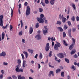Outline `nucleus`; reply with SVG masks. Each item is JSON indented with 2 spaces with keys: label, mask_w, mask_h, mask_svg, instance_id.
I'll list each match as a JSON object with an SVG mask.
<instances>
[{
  "label": "nucleus",
  "mask_w": 79,
  "mask_h": 79,
  "mask_svg": "<svg viewBox=\"0 0 79 79\" xmlns=\"http://www.w3.org/2000/svg\"><path fill=\"white\" fill-rule=\"evenodd\" d=\"M40 16L41 17L40 18H37V20L39 22V23H44V21L43 20V18L44 17V15L43 14H41L40 15Z\"/></svg>",
  "instance_id": "1"
},
{
  "label": "nucleus",
  "mask_w": 79,
  "mask_h": 79,
  "mask_svg": "<svg viewBox=\"0 0 79 79\" xmlns=\"http://www.w3.org/2000/svg\"><path fill=\"white\" fill-rule=\"evenodd\" d=\"M3 15H1L0 16V26L1 27H2L3 25Z\"/></svg>",
  "instance_id": "2"
},
{
  "label": "nucleus",
  "mask_w": 79,
  "mask_h": 79,
  "mask_svg": "<svg viewBox=\"0 0 79 79\" xmlns=\"http://www.w3.org/2000/svg\"><path fill=\"white\" fill-rule=\"evenodd\" d=\"M30 10L31 9L29 6H27L26 10V15L27 16H28L30 15V13H31V12L30 11Z\"/></svg>",
  "instance_id": "3"
},
{
  "label": "nucleus",
  "mask_w": 79,
  "mask_h": 79,
  "mask_svg": "<svg viewBox=\"0 0 79 79\" xmlns=\"http://www.w3.org/2000/svg\"><path fill=\"white\" fill-rule=\"evenodd\" d=\"M61 46V44H56L54 46V49L56 50H58V47H60Z\"/></svg>",
  "instance_id": "4"
},
{
  "label": "nucleus",
  "mask_w": 79,
  "mask_h": 79,
  "mask_svg": "<svg viewBox=\"0 0 79 79\" xmlns=\"http://www.w3.org/2000/svg\"><path fill=\"white\" fill-rule=\"evenodd\" d=\"M50 49V45L49 43H48L46 44L45 47V50L46 52H48V50Z\"/></svg>",
  "instance_id": "5"
},
{
  "label": "nucleus",
  "mask_w": 79,
  "mask_h": 79,
  "mask_svg": "<svg viewBox=\"0 0 79 79\" xmlns=\"http://www.w3.org/2000/svg\"><path fill=\"white\" fill-rule=\"evenodd\" d=\"M57 56L60 59L64 58V54L62 53H60L57 54Z\"/></svg>",
  "instance_id": "6"
},
{
  "label": "nucleus",
  "mask_w": 79,
  "mask_h": 79,
  "mask_svg": "<svg viewBox=\"0 0 79 79\" xmlns=\"http://www.w3.org/2000/svg\"><path fill=\"white\" fill-rule=\"evenodd\" d=\"M35 38L37 40H40L42 38V37L40 35H37L35 36Z\"/></svg>",
  "instance_id": "7"
},
{
  "label": "nucleus",
  "mask_w": 79,
  "mask_h": 79,
  "mask_svg": "<svg viewBox=\"0 0 79 79\" xmlns=\"http://www.w3.org/2000/svg\"><path fill=\"white\" fill-rule=\"evenodd\" d=\"M33 32V28L32 27H30L29 30V33L30 34H31Z\"/></svg>",
  "instance_id": "8"
},
{
  "label": "nucleus",
  "mask_w": 79,
  "mask_h": 79,
  "mask_svg": "<svg viewBox=\"0 0 79 79\" xmlns=\"http://www.w3.org/2000/svg\"><path fill=\"white\" fill-rule=\"evenodd\" d=\"M53 71H50L49 72V74H48V76H49V77H51V75H52V76H54V73H53Z\"/></svg>",
  "instance_id": "9"
},
{
  "label": "nucleus",
  "mask_w": 79,
  "mask_h": 79,
  "mask_svg": "<svg viewBox=\"0 0 79 79\" xmlns=\"http://www.w3.org/2000/svg\"><path fill=\"white\" fill-rule=\"evenodd\" d=\"M26 62L24 60H23V64H22L23 68H25L26 66H27V64H26Z\"/></svg>",
  "instance_id": "10"
},
{
  "label": "nucleus",
  "mask_w": 79,
  "mask_h": 79,
  "mask_svg": "<svg viewBox=\"0 0 79 79\" xmlns=\"http://www.w3.org/2000/svg\"><path fill=\"white\" fill-rule=\"evenodd\" d=\"M6 55V53H5V52H2L1 54H0V56H5Z\"/></svg>",
  "instance_id": "11"
},
{
  "label": "nucleus",
  "mask_w": 79,
  "mask_h": 79,
  "mask_svg": "<svg viewBox=\"0 0 79 79\" xmlns=\"http://www.w3.org/2000/svg\"><path fill=\"white\" fill-rule=\"evenodd\" d=\"M17 68L15 69V71H16V72H17V73H19V65H17L16 66Z\"/></svg>",
  "instance_id": "12"
},
{
  "label": "nucleus",
  "mask_w": 79,
  "mask_h": 79,
  "mask_svg": "<svg viewBox=\"0 0 79 79\" xmlns=\"http://www.w3.org/2000/svg\"><path fill=\"white\" fill-rule=\"evenodd\" d=\"M23 54H24L26 58H27V56H28V54H27V52L24 51L23 52Z\"/></svg>",
  "instance_id": "13"
},
{
  "label": "nucleus",
  "mask_w": 79,
  "mask_h": 79,
  "mask_svg": "<svg viewBox=\"0 0 79 79\" xmlns=\"http://www.w3.org/2000/svg\"><path fill=\"white\" fill-rule=\"evenodd\" d=\"M43 32L44 35H46V34L48 33V30H44Z\"/></svg>",
  "instance_id": "14"
},
{
  "label": "nucleus",
  "mask_w": 79,
  "mask_h": 79,
  "mask_svg": "<svg viewBox=\"0 0 79 79\" xmlns=\"http://www.w3.org/2000/svg\"><path fill=\"white\" fill-rule=\"evenodd\" d=\"M76 52V50L75 49H73L72 50L71 54V55H73L74 53H75Z\"/></svg>",
  "instance_id": "15"
},
{
  "label": "nucleus",
  "mask_w": 79,
  "mask_h": 79,
  "mask_svg": "<svg viewBox=\"0 0 79 79\" xmlns=\"http://www.w3.org/2000/svg\"><path fill=\"white\" fill-rule=\"evenodd\" d=\"M67 20V19L66 18H63V19H62V22L63 23H64L66 22V21Z\"/></svg>",
  "instance_id": "16"
},
{
  "label": "nucleus",
  "mask_w": 79,
  "mask_h": 79,
  "mask_svg": "<svg viewBox=\"0 0 79 79\" xmlns=\"http://www.w3.org/2000/svg\"><path fill=\"white\" fill-rule=\"evenodd\" d=\"M73 47H74V45L73 44H71L69 48L70 50H71L73 48Z\"/></svg>",
  "instance_id": "17"
},
{
  "label": "nucleus",
  "mask_w": 79,
  "mask_h": 79,
  "mask_svg": "<svg viewBox=\"0 0 79 79\" xmlns=\"http://www.w3.org/2000/svg\"><path fill=\"white\" fill-rule=\"evenodd\" d=\"M72 40H73V43L72 45H75V44L76 43V40L74 38L72 39Z\"/></svg>",
  "instance_id": "18"
},
{
  "label": "nucleus",
  "mask_w": 79,
  "mask_h": 79,
  "mask_svg": "<svg viewBox=\"0 0 79 79\" xmlns=\"http://www.w3.org/2000/svg\"><path fill=\"white\" fill-rule=\"evenodd\" d=\"M5 38V33L3 32L2 33V40H3Z\"/></svg>",
  "instance_id": "19"
},
{
  "label": "nucleus",
  "mask_w": 79,
  "mask_h": 79,
  "mask_svg": "<svg viewBox=\"0 0 79 79\" xmlns=\"http://www.w3.org/2000/svg\"><path fill=\"white\" fill-rule=\"evenodd\" d=\"M72 6L75 10H76V6H75V4L74 3H72Z\"/></svg>",
  "instance_id": "20"
},
{
  "label": "nucleus",
  "mask_w": 79,
  "mask_h": 79,
  "mask_svg": "<svg viewBox=\"0 0 79 79\" xmlns=\"http://www.w3.org/2000/svg\"><path fill=\"white\" fill-rule=\"evenodd\" d=\"M28 50V52H29V53H31V54H32V53H33V52H34V50H33L29 49Z\"/></svg>",
  "instance_id": "21"
},
{
  "label": "nucleus",
  "mask_w": 79,
  "mask_h": 79,
  "mask_svg": "<svg viewBox=\"0 0 79 79\" xmlns=\"http://www.w3.org/2000/svg\"><path fill=\"white\" fill-rule=\"evenodd\" d=\"M63 44L64 45H65V46H68V44L66 43V42L64 40H63Z\"/></svg>",
  "instance_id": "22"
},
{
  "label": "nucleus",
  "mask_w": 79,
  "mask_h": 79,
  "mask_svg": "<svg viewBox=\"0 0 79 79\" xmlns=\"http://www.w3.org/2000/svg\"><path fill=\"white\" fill-rule=\"evenodd\" d=\"M50 3L52 5H54V3H55V0H51L50 1Z\"/></svg>",
  "instance_id": "23"
},
{
  "label": "nucleus",
  "mask_w": 79,
  "mask_h": 79,
  "mask_svg": "<svg viewBox=\"0 0 79 79\" xmlns=\"http://www.w3.org/2000/svg\"><path fill=\"white\" fill-rule=\"evenodd\" d=\"M71 20H72L73 22L75 21V17L73 16L71 19Z\"/></svg>",
  "instance_id": "24"
},
{
  "label": "nucleus",
  "mask_w": 79,
  "mask_h": 79,
  "mask_svg": "<svg viewBox=\"0 0 79 79\" xmlns=\"http://www.w3.org/2000/svg\"><path fill=\"white\" fill-rule=\"evenodd\" d=\"M39 58L40 59H42V58H43V56H42V53L41 52L40 53V55H39Z\"/></svg>",
  "instance_id": "25"
},
{
  "label": "nucleus",
  "mask_w": 79,
  "mask_h": 79,
  "mask_svg": "<svg viewBox=\"0 0 79 79\" xmlns=\"http://www.w3.org/2000/svg\"><path fill=\"white\" fill-rule=\"evenodd\" d=\"M39 23H37L35 25L36 28H38L39 27Z\"/></svg>",
  "instance_id": "26"
},
{
  "label": "nucleus",
  "mask_w": 79,
  "mask_h": 79,
  "mask_svg": "<svg viewBox=\"0 0 79 79\" xmlns=\"http://www.w3.org/2000/svg\"><path fill=\"white\" fill-rule=\"evenodd\" d=\"M61 71V69H57L56 70V73H58L60 72Z\"/></svg>",
  "instance_id": "27"
},
{
  "label": "nucleus",
  "mask_w": 79,
  "mask_h": 79,
  "mask_svg": "<svg viewBox=\"0 0 79 79\" xmlns=\"http://www.w3.org/2000/svg\"><path fill=\"white\" fill-rule=\"evenodd\" d=\"M57 29H60V32H63V29L62 28H61V27H57Z\"/></svg>",
  "instance_id": "28"
},
{
  "label": "nucleus",
  "mask_w": 79,
  "mask_h": 79,
  "mask_svg": "<svg viewBox=\"0 0 79 79\" xmlns=\"http://www.w3.org/2000/svg\"><path fill=\"white\" fill-rule=\"evenodd\" d=\"M13 27L11 25H10V31H13Z\"/></svg>",
  "instance_id": "29"
},
{
  "label": "nucleus",
  "mask_w": 79,
  "mask_h": 79,
  "mask_svg": "<svg viewBox=\"0 0 79 79\" xmlns=\"http://www.w3.org/2000/svg\"><path fill=\"white\" fill-rule=\"evenodd\" d=\"M65 60L66 63H69V59L65 58Z\"/></svg>",
  "instance_id": "30"
},
{
  "label": "nucleus",
  "mask_w": 79,
  "mask_h": 79,
  "mask_svg": "<svg viewBox=\"0 0 79 79\" xmlns=\"http://www.w3.org/2000/svg\"><path fill=\"white\" fill-rule=\"evenodd\" d=\"M70 68L71 69H73V70H76V67L74 65H72L71 67Z\"/></svg>",
  "instance_id": "31"
},
{
  "label": "nucleus",
  "mask_w": 79,
  "mask_h": 79,
  "mask_svg": "<svg viewBox=\"0 0 79 79\" xmlns=\"http://www.w3.org/2000/svg\"><path fill=\"white\" fill-rule=\"evenodd\" d=\"M68 27V26H67L66 24L64 25V30H66V29H67V28Z\"/></svg>",
  "instance_id": "32"
},
{
  "label": "nucleus",
  "mask_w": 79,
  "mask_h": 79,
  "mask_svg": "<svg viewBox=\"0 0 79 79\" xmlns=\"http://www.w3.org/2000/svg\"><path fill=\"white\" fill-rule=\"evenodd\" d=\"M52 51H51L49 53V55H48L49 57H51V56H52Z\"/></svg>",
  "instance_id": "33"
},
{
  "label": "nucleus",
  "mask_w": 79,
  "mask_h": 79,
  "mask_svg": "<svg viewBox=\"0 0 79 79\" xmlns=\"http://www.w3.org/2000/svg\"><path fill=\"white\" fill-rule=\"evenodd\" d=\"M23 34V31H20L19 33V35H22Z\"/></svg>",
  "instance_id": "34"
},
{
  "label": "nucleus",
  "mask_w": 79,
  "mask_h": 79,
  "mask_svg": "<svg viewBox=\"0 0 79 79\" xmlns=\"http://www.w3.org/2000/svg\"><path fill=\"white\" fill-rule=\"evenodd\" d=\"M57 24H59V25H61V21H58L56 23Z\"/></svg>",
  "instance_id": "35"
},
{
  "label": "nucleus",
  "mask_w": 79,
  "mask_h": 79,
  "mask_svg": "<svg viewBox=\"0 0 79 79\" xmlns=\"http://www.w3.org/2000/svg\"><path fill=\"white\" fill-rule=\"evenodd\" d=\"M20 22L21 23V27L22 28L23 27V23L22 20H21Z\"/></svg>",
  "instance_id": "36"
},
{
  "label": "nucleus",
  "mask_w": 79,
  "mask_h": 79,
  "mask_svg": "<svg viewBox=\"0 0 79 79\" xmlns=\"http://www.w3.org/2000/svg\"><path fill=\"white\" fill-rule=\"evenodd\" d=\"M12 77L14 79H17V77L15 75H13L12 76Z\"/></svg>",
  "instance_id": "37"
},
{
  "label": "nucleus",
  "mask_w": 79,
  "mask_h": 79,
  "mask_svg": "<svg viewBox=\"0 0 79 79\" xmlns=\"http://www.w3.org/2000/svg\"><path fill=\"white\" fill-rule=\"evenodd\" d=\"M63 37L64 38L66 37V33L65 32H63Z\"/></svg>",
  "instance_id": "38"
},
{
  "label": "nucleus",
  "mask_w": 79,
  "mask_h": 79,
  "mask_svg": "<svg viewBox=\"0 0 79 79\" xmlns=\"http://www.w3.org/2000/svg\"><path fill=\"white\" fill-rule=\"evenodd\" d=\"M39 9L40 13H42V12L43 11V9L41 8H39Z\"/></svg>",
  "instance_id": "39"
},
{
  "label": "nucleus",
  "mask_w": 79,
  "mask_h": 79,
  "mask_svg": "<svg viewBox=\"0 0 79 79\" xmlns=\"http://www.w3.org/2000/svg\"><path fill=\"white\" fill-rule=\"evenodd\" d=\"M45 3L46 4H48L49 3L48 0H45Z\"/></svg>",
  "instance_id": "40"
},
{
  "label": "nucleus",
  "mask_w": 79,
  "mask_h": 79,
  "mask_svg": "<svg viewBox=\"0 0 79 79\" xmlns=\"http://www.w3.org/2000/svg\"><path fill=\"white\" fill-rule=\"evenodd\" d=\"M21 60L20 59H19L18 60V63L19 64V65L21 63Z\"/></svg>",
  "instance_id": "41"
},
{
  "label": "nucleus",
  "mask_w": 79,
  "mask_h": 79,
  "mask_svg": "<svg viewBox=\"0 0 79 79\" xmlns=\"http://www.w3.org/2000/svg\"><path fill=\"white\" fill-rule=\"evenodd\" d=\"M3 74H1L0 75V79H3Z\"/></svg>",
  "instance_id": "42"
},
{
  "label": "nucleus",
  "mask_w": 79,
  "mask_h": 79,
  "mask_svg": "<svg viewBox=\"0 0 79 79\" xmlns=\"http://www.w3.org/2000/svg\"><path fill=\"white\" fill-rule=\"evenodd\" d=\"M76 28H73L72 29V31H73V32H75V31H76Z\"/></svg>",
  "instance_id": "43"
},
{
  "label": "nucleus",
  "mask_w": 79,
  "mask_h": 79,
  "mask_svg": "<svg viewBox=\"0 0 79 79\" xmlns=\"http://www.w3.org/2000/svg\"><path fill=\"white\" fill-rule=\"evenodd\" d=\"M18 79H22V77H21V76L19 75L18 76Z\"/></svg>",
  "instance_id": "44"
},
{
  "label": "nucleus",
  "mask_w": 79,
  "mask_h": 79,
  "mask_svg": "<svg viewBox=\"0 0 79 79\" xmlns=\"http://www.w3.org/2000/svg\"><path fill=\"white\" fill-rule=\"evenodd\" d=\"M67 23H68L69 26H71V22L69 21H68Z\"/></svg>",
  "instance_id": "45"
},
{
  "label": "nucleus",
  "mask_w": 79,
  "mask_h": 79,
  "mask_svg": "<svg viewBox=\"0 0 79 79\" xmlns=\"http://www.w3.org/2000/svg\"><path fill=\"white\" fill-rule=\"evenodd\" d=\"M21 56L23 61V60H24V55L23 54H22Z\"/></svg>",
  "instance_id": "46"
},
{
  "label": "nucleus",
  "mask_w": 79,
  "mask_h": 79,
  "mask_svg": "<svg viewBox=\"0 0 79 79\" xmlns=\"http://www.w3.org/2000/svg\"><path fill=\"white\" fill-rule=\"evenodd\" d=\"M61 76L62 77H64V72H62L61 73Z\"/></svg>",
  "instance_id": "47"
},
{
  "label": "nucleus",
  "mask_w": 79,
  "mask_h": 79,
  "mask_svg": "<svg viewBox=\"0 0 79 79\" xmlns=\"http://www.w3.org/2000/svg\"><path fill=\"white\" fill-rule=\"evenodd\" d=\"M76 20L77 21H79V17L78 16H77L76 17Z\"/></svg>",
  "instance_id": "48"
},
{
  "label": "nucleus",
  "mask_w": 79,
  "mask_h": 79,
  "mask_svg": "<svg viewBox=\"0 0 79 79\" xmlns=\"http://www.w3.org/2000/svg\"><path fill=\"white\" fill-rule=\"evenodd\" d=\"M27 5H28V3H27V2H25V3L24 4V5H25L26 6H27Z\"/></svg>",
  "instance_id": "49"
},
{
  "label": "nucleus",
  "mask_w": 79,
  "mask_h": 79,
  "mask_svg": "<svg viewBox=\"0 0 79 79\" xmlns=\"http://www.w3.org/2000/svg\"><path fill=\"white\" fill-rule=\"evenodd\" d=\"M44 27L45 29V30H46V31H48V29H47V26H44Z\"/></svg>",
  "instance_id": "50"
},
{
  "label": "nucleus",
  "mask_w": 79,
  "mask_h": 79,
  "mask_svg": "<svg viewBox=\"0 0 79 79\" xmlns=\"http://www.w3.org/2000/svg\"><path fill=\"white\" fill-rule=\"evenodd\" d=\"M3 65H8V63H6L4 62H3Z\"/></svg>",
  "instance_id": "51"
},
{
  "label": "nucleus",
  "mask_w": 79,
  "mask_h": 79,
  "mask_svg": "<svg viewBox=\"0 0 79 79\" xmlns=\"http://www.w3.org/2000/svg\"><path fill=\"white\" fill-rule=\"evenodd\" d=\"M41 3H42V5L43 6H45V3H43L42 2H41Z\"/></svg>",
  "instance_id": "52"
},
{
  "label": "nucleus",
  "mask_w": 79,
  "mask_h": 79,
  "mask_svg": "<svg viewBox=\"0 0 79 79\" xmlns=\"http://www.w3.org/2000/svg\"><path fill=\"white\" fill-rule=\"evenodd\" d=\"M37 56H38V54H36L34 57L35 58L37 59Z\"/></svg>",
  "instance_id": "53"
},
{
  "label": "nucleus",
  "mask_w": 79,
  "mask_h": 79,
  "mask_svg": "<svg viewBox=\"0 0 79 79\" xmlns=\"http://www.w3.org/2000/svg\"><path fill=\"white\" fill-rule=\"evenodd\" d=\"M19 72H23V69H20L19 70Z\"/></svg>",
  "instance_id": "54"
},
{
  "label": "nucleus",
  "mask_w": 79,
  "mask_h": 79,
  "mask_svg": "<svg viewBox=\"0 0 79 79\" xmlns=\"http://www.w3.org/2000/svg\"><path fill=\"white\" fill-rule=\"evenodd\" d=\"M38 69H40V65L39 64H38Z\"/></svg>",
  "instance_id": "55"
},
{
  "label": "nucleus",
  "mask_w": 79,
  "mask_h": 79,
  "mask_svg": "<svg viewBox=\"0 0 79 79\" xmlns=\"http://www.w3.org/2000/svg\"><path fill=\"white\" fill-rule=\"evenodd\" d=\"M59 18L60 19H61V14H60L59 15Z\"/></svg>",
  "instance_id": "56"
},
{
  "label": "nucleus",
  "mask_w": 79,
  "mask_h": 79,
  "mask_svg": "<svg viewBox=\"0 0 79 79\" xmlns=\"http://www.w3.org/2000/svg\"><path fill=\"white\" fill-rule=\"evenodd\" d=\"M10 8L11 10V16H13V9H12V8H11V7H10Z\"/></svg>",
  "instance_id": "57"
},
{
  "label": "nucleus",
  "mask_w": 79,
  "mask_h": 79,
  "mask_svg": "<svg viewBox=\"0 0 79 79\" xmlns=\"http://www.w3.org/2000/svg\"><path fill=\"white\" fill-rule=\"evenodd\" d=\"M22 42H23V43H25L26 42V41H25V40L24 39H22Z\"/></svg>",
  "instance_id": "58"
},
{
  "label": "nucleus",
  "mask_w": 79,
  "mask_h": 79,
  "mask_svg": "<svg viewBox=\"0 0 79 79\" xmlns=\"http://www.w3.org/2000/svg\"><path fill=\"white\" fill-rule=\"evenodd\" d=\"M69 9L68 10V11L67 12V14L69 15Z\"/></svg>",
  "instance_id": "59"
},
{
  "label": "nucleus",
  "mask_w": 79,
  "mask_h": 79,
  "mask_svg": "<svg viewBox=\"0 0 79 79\" xmlns=\"http://www.w3.org/2000/svg\"><path fill=\"white\" fill-rule=\"evenodd\" d=\"M55 60L56 61H58V59H57V57H56V56H55Z\"/></svg>",
  "instance_id": "60"
},
{
  "label": "nucleus",
  "mask_w": 79,
  "mask_h": 79,
  "mask_svg": "<svg viewBox=\"0 0 79 79\" xmlns=\"http://www.w3.org/2000/svg\"><path fill=\"white\" fill-rule=\"evenodd\" d=\"M69 34H71V30H69Z\"/></svg>",
  "instance_id": "61"
},
{
  "label": "nucleus",
  "mask_w": 79,
  "mask_h": 79,
  "mask_svg": "<svg viewBox=\"0 0 79 79\" xmlns=\"http://www.w3.org/2000/svg\"><path fill=\"white\" fill-rule=\"evenodd\" d=\"M74 58H77V55L75 54L74 55Z\"/></svg>",
  "instance_id": "62"
},
{
  "label": "nucleus",
  "mask_w": 79,
  "mask_h": 79,
  "mask_svg": "<svg viewBox=\"0 0 79 79\" xmlns=\"http://www.w3.org/2000/svg\"><path fill=\"white\" fill-rule=\"evenodd\" d=\"M33 13H34V14H37V10H35V11H34L33 12Z\"/></svg>",
  "instance_id": "63"
},
{
  "label": "nucleus",
  "mask_w": 79,
  "mask_h": 79,
  "mask_svg": "<svg viewBox=\"0 0 79 79\" xmlns=\"http://www.w3.org/2000/svg\"><path fill=\"white\" fill-rule=\"evenodd\" d=\"M68 79H71V77L69 76V75L68 76Z\"/></svg>",
  "instance_id": "64"
}]
</instances>
